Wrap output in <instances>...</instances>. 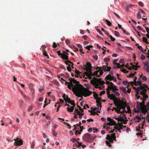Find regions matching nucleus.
<instances>
[{
  "mask_svg": "<svg viewBox=\"0 0 149 149\" xmlns=\"http://www.w3.org/2000/svg\"><path fill=\"white\" fill-rule=\"evenodd\" d=\"M113 100L115 106L117 107L116 108L113 107L112 111H113L114 110L118 113H120L121 109H125L127 106L126 102L124 101L123 100H118L117 98Z\"/></svg>",
  "mask_w": 149,
  "mask_h": 149,
  "instance_id": "2",
  "label": "nucleus"
},
{
  "mask_svg": "<svg viewBox=\"0 0 149 149\" xmlns=\"http://www.w3.org/2000/svg\"><path fill=\"white\" fill-rule=\"evenodd\" d=\"M86 67L90 69H91L92 66L91 64L89 62H87Z\"/></svg>",
  "mask_w": 149,
  "mask_h": 149,
  "instance_id": "22",
  "label": "nucleus"
},
{
  "mask_svg": "<svg viewBox=\"0 0 149 149\" xmlns=\"http://www.w3.org/2000/svg\"><path fill=\"white\" fill-rule=\"evenodd\" d=\"M69 80L70 81V82L65 81V84L66 85L68 84L67 87L68 89L72 90L74 93L79 83V82L72 78L69 79Z\"/></svg>",
  "mask_w": 149,
  "mask_h": 149,
  "instance_id": "3",
  "label": "nucleus"
},
{
  "mask_svg": "<svg viewBox=\"0 0 149 149\" xmlns=\"http://www.w3.org/2000/svg\"><path fill=\"white\" fill-rule=\"evenodd\" d=\"M62 97L64 99V100L65 101V102L67 103V101L68 100V99H69V98H68V95L66 96L65 94H64Z\"/></svg>",
  "mask_w": 149,
  "mask_h": 149,
  "instance_id": "19",
  "label": "nucleus"
},
{
  "mask_svg": "<svg viewBox=\"0 0 149 149\" xmlns=\"http://www.w3.org/2000/svg\"><path fill=\"white\" fill-rule=\"evenodd\" d=\"M97 137V136H94L93 137H91V139L90 141H93L94 139H95Z\"/></svg>",
  "mask_w": 149,
  "mask_h": 149,
  "instance_id": "46",
  "label": "nucleus"
},
{
  "mask_svg": "<svg viewBox=\"0 0 149 149\" xmlns=\"http://www.w3.org/2000/svg\"><path fill=\"white\" fill-rule=\"evenodd\" d=\"M93 132L95 133V131L96 132H98L99 131L98 129L94 127L93 128Z\"/></svg>",
  "mask_w": 149,
  "mask_h": 149,
  "instance_id": "42",
  "label": "nucleus"
},
{
  "mask_svg": "<svg viewBox=\"0 0 149 149\" xmlns=\"http://www.w3.org/2000/svg\"><path fill=\"white\" fill-rule=\"evenodd\" d=\"M77 143L78 144H78H77V147H79L81 146V143H79L78 141H77Z\"/></svg>",
  "mask_w": 149,
  "mask_h": 149,
  "instance_id": "52",
  "label": "nucleus"
},
{
  "mask_svg": "<svg viewBox=\"0 0 149 149\" xmlns=\"http://www.w3.org/2000/svg\"><path fill=\"white\" fill-rule=\"evenodd\" d=\"M113 135H114L115 136V133H113L111 134V136H110L109 134H108L107 136L106 139L109 141L110 143H113V140L112 139L114 137Z\"/></svg>",
  "mask_w": 149,
  "mask_h": 149,
  "instance_id": "12",
  "label": "nucleus"
},
{
  "mask_svg": "<svg viewBox=\"0 0 149 149\" xmlns=\"http://www.w3.org/2000/svg\"><path fill=\"white\" fill-rule=\"evenodd\" d=\"M100 67H96V69H97L98 68H99V70H99V75H100H100H102L103 73V72L102 71V70H101V69H100Z\"/></svg>",
  "mask_w": 149,
  "mask_h": 149,
  "instance_id": "24",
  "label": "nucleus"
},
{
  "mask_svg": "<svg viewBox=\"0 0 149 149\" xmlns=\"http://www.w3.org/2000/svg\"><path fill=\"white\" fill-rule=\"evenodd\" d=\"M123 31L124 33L127 35L129 36L130 35V33L124 30V29Z\"/></svg>",
  "mask_w": 149,
  "mask_h": 149,
  "instance_id": "43",
  "label": "nucleus"
},
{
  "mask_svg": "<svg viewBox=\"0 0 149 149\" xmlns=\"http://www.w3.org/2000/svg\"><path fill=\"white\" fill-rule=\"evenodd\" d=\"M123 83L125 85H127L128 84H129V83L127 81H123Z\"/></svg>",
  "mask_w": 149,
  "mask_h": 149,
  "instance_id": "48",
  "label": "nucleus"
},
{
  "mask_svg": "<svg viewBox=\"0 0 149 149\" xmlns=\"http://www.w3.org/2000/svg\"><path fill=\"white\" fill-rule=\"evenodd\" d=\"M97 31H98L99 33L101 35H103V33H102V32L99 29H97Z\"/></svg>",
  "mask_w": 149,
  "mask_h": 149,
  "instance_id": "50",
  "label": "nucleus"
},
{
  "mask_svg": "<svg viewBox=\"0 0 149 149\" xmlns=\"http://www.w3.org/2000/svg\"><path fill=\"white\" fill-rule=\"evenodd\" d=\"M105 92V91H101L100 93V95L101 96L102 95L104 94Z\"/></svg>",
  "mask_w": 149,
  "mask_h": 149,
  "instance_id": "51",
  "label": "nucleus"
},
{
  "mask_svg": "<svg viewBox=\"0 0 149 149\" xmlns=\"http://www.w3.org/2000/svg\"><path fill=\"white\" fill-rule=\"evenodd\" d=\"M67 69L68 71L69 72H70L71 70V68L70 67V66H68L67 67Z\"/></svg>",
  "mask_w": 149,
  "mask_h": 149,
  "instance_id": "64",
  "label": "nucleus"
},
{
  "mask_svg": "<svg viewBox=\"0 0 149 149\" xmlns=\"http://www.w3.org/2000/svg\"><path fill=\"white\" fill-rule=\"evenodd\" d=\"M120 89L123 91L125 93H127L126 90L125 88L122 87L120 88Z\"/></svg>",
  "mask_w": 149,
  "mask_h": 149,
  "instance_id": "32",
  "label": "nucleus"
},
{
  "mask_svg": "<svg viewBox=\"0 0 149 149\" xmlns=\"http://www.w3.org/2000/svg\"><path fill=\"white\" fill-rule=\"evenodd\" d=\"M52 134L54 136H56L57 133H56L55 130H53L52 131Z\"/></svg>",
  "mask_w": 149,
  "mask_h": 149,
  "instance_id": "53",
  "label": "nucleus"
},
{
  "mask_svg": "<svg viewBox=\"0 0 149 149\" xmlns=\"http://www.w3.org/2000/svg\"><path fill=\"white\" fill-rule=\"evenodd\" d=\"M74 112L75 113H76L77 114H78L79 113H80L79 110L77 109H75Z\"/></svg>",
  "mask_w": 149,
  "mask_h": 149,
  "instance_id": "59",
  "label": "nucleus"
},
{
  "mask_svg": "<svg viewBox=\"0 0 149 149\" xmlns=\"http://www.w3.org/2000/svg\"><path fill=\"white\" fill-rule=\"evenodd\" d=\"M74 94L76 96L81 98H82L83 96L85 97L88 96L92 93L91 91L79 84Z\"/></svg>",
  "mask_w": 149,
  "mask_h": 149,
  "instance_id": "1",
  "label": "nucleus"
},
{
  "mask_svg": "<svg viewBox=\"0 0 149 149\" xmlns=\"http://www.w3.org/2000/svg\"><path fill=\"white\" fill-rule=\"evenodd\" d=\"M147 87V86L146 84H143L141 86H140L139 87L136 88L134 87H133V88L136 90L135 91L136 93V96H137V95H139L140 90L141 89H143V88H146Z\"/></svg>",
  "mask_w": 149,
  "mask_h": 149,
  "instance_id": "6",
  "label": "nucleus"
},
{
  "mask_svg": "<svg viewBox=\"0 0 149 149\" xmlns=\"http://www.w3.org/2000/svg\"><path fill=\"white\" fill-rule=\"evenodd\" d=\"M138 4L140 6H141L142 7H143V3L141 1L139 2L138 3Z\"/></svg>",
  "mask_w": 149,
  "mask_h": 149,
  "instance_id": "61",
  "label": "nucleus"
},
{
  "mask_svg": "<svg viewBox=\"0 0 149 149\" xmlns=\"http://www.w3.org/2000/svg\"><path fill=\"white\" fill-rule=\"evenodd\" d=\"M106 80H108L110 81L113 80L114 82L117 81V79L114 76H111L110 75L108 74L105 78Z\"/></svg>",
  "mask_w": 149,
  "mask_h": 149,
  "instance_id": "11",
  "label": "nucleus"
},
{
  "mask_svg": "<svg viewBox=\"0 0 149 149\" xmlns=\"http://www.w3.org/2000/svg\"><path fill=\"white\" fill-rule=\"evenodd\" d=\"M110 141H106V143L107 145L109 147H110L111 146V145L110 144Z\"/></svg>",
  "mask_w": 149,
  "mask_h": 149,
  "instance_id": "37",
  "label": "nucleus"
},
{
  "mask_svg": "<svg viewBox=\"0 0 149 149\" xmlns=\"http://www.w3.org/2000/svg\"><path fill=\"white\" fill-rule=\"evenodd\" d=\"M113 14L116 16L118 18H120V17L115 12H113Z\"/></svg>",
  "mask_w": 149,
  "mask_h": 149,
  "instance_id": "57",
  "label": "nucleus"
},
{
  "mask_svg": "<svg viewBox=\"0 0 149 149\" xmlns=\"http://www.w3.org/2000/svg\"><path fill=\"white\" fill-rule=\"evenodd\" d=\"M107 24L109 26H111V23L109 20L107 19H106L105 20Z\"/></svg>",
  "mask_w": 149,
  "mask_h": 149,
  "instance_id": "28",
  "label": "nucleus"
},
{
  "mask_svg": "<svg viewBox=\"0 0 149 149\" xmlns=\"http://www.w3.org/2000/svg\"><path fill=\"white\" fill-rule=\"evenodd\" d=\"M93 129L91 127H90L88 130V132L89 133H91L92 132Z\"/></svg>",
  "mask_w": 149,
  "mask_h": 149,
  "instance_id": "60",
  "label": "nucleus"
},
{
  "mask_svg": "<svg viewBox=\"0 0 149 149\" xmlns=\"http://www.w3.org/2000/svg\"><path fill=\"white\" fill-rule=\"evenodd\" d=\"M93 58L94 59H95L96 60H97L98 59V56L96 55H95L94 56H93Z\"/></svg>",
  "mask_w": 149,
  "mask_h": 149,
  "instance_id": "55",
  "label": "nucleus"
},
{
  "mask_svg": "<svg viewBox=\"0 0 149 149\" xmlns=\"http://www.w3.org/2000/svg\"><path fill=\"white\" fill-rule=\"evenodd\" d=\"M120 70L122 72H123L124 73H127L128 72V71L126 70L125 69L123 68L122 69H120Z\"/></svg>",
  "mask_w": 149,
  "mask_h": 149,
  "instance_id": "35",
  "label": "nucleus"
},
{
  "mask_svg": "<svg viewBox=\"0 0 149 149\" xmlns=\"http://www.w3.org/2000/svg\"><path fill=\"white\" fill-rule=\"evenodd\" d=\"M68 99V100L67 101V102L69 104H71L74 107L76 105L74 100L72 101L70 98Z\"/></svg>",
  "mask_w": 149,
  "mask_h": 149,
  "instance_id": "16",
  "label": "nucleus"
},
{
  "mask_svg": "<svg viewBox=\"0 0 149 149\" xmlns=\"http://www.w3.org/2000/svg\"><path fill=\"white\" fill-rule=\"evenodd\" d=\"M143 97L144 100H146V99L148 98V96L147 95H146V93H145L144 95H143Z\"/></svg>",
  "mask_w": 149,
  "mask_h": 149,
  "instance_id": "39",
  "label": "nucleus"
},
{
  "mask_svg": "<svg viewBox=\"0 0 149 149\" xmlns=\"http://www.w3.org/2000/svg\"><path fill=\"white\" fill-rule=\"evenodd\" d=\"M106 83L107 85H109L108 86V88H110V86H112V85H114V84L112 82H110L108 81H106V83Z\"/></svg>",
  "mask_w": 149,
  "mask_h": 149,
  "instance_id": "20",
  "label": "nucleus"
},
{
  "mask_svg": "<svg viewBox=\"0 0 149 149\" xmlns=\"http://www.w3.org/2000/svg\"><path fill=\"white\" fill-rule=\"evenodd\" d=\"M147 39L145 37L143 38V41L148 45L149 44V43L147 41Z\"/></svg>",
  "mask_w": 149,
  "mask_h": 149,
  "instance_id": "29",
  "label": "nucleus"
},
{
  "mask_svg": "<svg viewBox=\"0 0 149 149\" xmlns=\"http://www.w3.org/2000/svg\"><path fill=\"white\" fill-rule=\"evenodd\" d=\"M145 108L147 109H149V102H148L147 103V104L145 105Z\"/></svg>",
  "mask_w": 149,
  "mask_h": 149,
  "instance_id": "36",
  "label": "nucleus"
},
{
  "mask_svg": "<svg viewBox=\"0 0 149 149\" xmlns=\"http://www.w3.org/2000/svg\"><path fill=\"white\" fill-rule=\"evenodd\" d=\"M61 58L64 60H67L68 59V56L65 54H63L61 56Z\"/></svg>",
  "mask_w": 149,
  "mask_h": 149,
  "instance_id": "18",
  "label": "nucleus"
},
{
  "mask_svg": "<svg viewBox=\"0 0 149 149\" xmlns=\"http://www.w3.org/2000/svg\"><path fill=\"white\" fill-rule=\"evenodd\" d=\"M142 84V83L141 82V79L140 78H139L138 79V80L136 82V86L137 85H141Z\"/></svg>",
  "mask_w": 149,
  "mask_h": 149,
  "instance_id": "25",
  "label": "nucleus"
},
{
  "mask_svg": "<svg viewBox=\"0 0 149 149\" xmlns=\"http://www.w3.org/2000/svg\"><path fill=\"white\" fill-rule=\"evenodd\" d=\"M139 10V11L140 12H141L144 15H145L146 14L144 10H142V9H140Z\"/></svg>",
  "mask_w": 149,
  "mask_h": 149,
  "instance_id": "45",
  "label": "nucleus"
},
{
  "mask_svg": "<svg viewBox=\"0 0 149 149\" xmlns=\"http://www.w3.org/2000/svg\"><path fill=\"white\" fill-rule=\"evenodd\" d=\"M110 60V59L108 58H106L104 59V61L105 62H109Z\"/></svg>",
  "mask_w": 149,
  "mask_h": 149,
  "instance_id": "41",
  "label": "nucleus"
},
{
  "mask_svg": "<svg viewBox=\"0 0 149 149\" xmlns=\"http://www.w3.org/2000/svg\"><path fill=\"white\" fill-rule=\"evenodd\" d=\"M116 86L114 84V85H112V86H110V88H109L111 90H112V92L113 93H115V92H116V91L118 90V89L116 88Z\"/></svg>",
  "mask_w": 149,
  "mask_h": 149,
  "instance_id": "15",
  "label": "nucleus"
},
{
  "mask_svg": "<svg viewBox=\"0 0 149 149\" xmlns=\"http://www.w3.org/2000/svg\"><path fill=\"white\" fill-rule=\"evenodd\" d=\"M114 34L117 37H119V34L118 32L116 31H114Z\"/></svg>",
  "mask_w": 149,
  "mask_h": 149,
  "instance_id": "38",
  "label": "nucleus"
},
{
  "mask_svg": "<svg viewBox=\"0 0 149 149\" xmlns=\"http://www.w3.org/2000/svg\"><path fill=\"white\" fill-rule=\"evenodd\" d=\"M78 114L79 116V118H81L82 116L84 115V113H79Z\"/></svg>",
  "mask_w": 149,
  "mask_h": 149,
  "instance_id": "47",
  "label": "nucleus"
},
{
  "mask_svg": "<svg viewBox=\"0 0 149 149\" xmlns=\"http://www.w3.org/2000/svg\"><path fill=\"white\" fill-rule=\"evenodd\" d=\"M118 60L116 59L114 60L113 61V63L114 65H116L117 63L116 62L118 61Z\"/></svg>",
  "mask_w": 149,
  "mask_h": 149,
  "instance_id": "54",
  "label": "nucleus"
},
{
  "mask_svg": "<svg viewBox=\"0 0 149 149\" xmlns=\"http://www.w3.org/2000/svg\"><path fill=\"white\" fill-rule=\"evenodd\" d=\"M145 58H146L145 56H144L143 54H142L141 55V59L142 60H143L145 59Z\"/></svg>",
  "mask_w": 149,
  "mask_h": 149,
  "instance_id": "40",
  "label": "nucleus"
},
{
  "mask_svg": "<svg viewBox=\"0 0 149 149\" xmlns=\"http://www.w3.org/2000/svg\"><path fill=\"white\" fill-rule=\"evenodd\" d=\"M110 122L111 123V125L114 126L116 125V124L115 121L113 120H112Z\"/></svg>",
  "mask_w": 149,
  "mask_h": 149,
  "instance_id": "33",
  "label": "nucleus"
},
{
  "mask_svg": "<svg viewBox=\"0 0 149 149\" xmlns=\"http://www.w3.org/2000/svg\"><path fill=\"white\" fill-rule=\"evenodd\" d=\"M91 83L93 85L98 86L99 84L103 85L105 83L103 81L101 80L100 79H97L95 77H93V79L91 80Z\"/></svg>",
  "mask_w": 149,
  "mask_h": 149,
  "instance_id": "4",
  "label": "nucleus"
},
{
  "mask_svg": "<svg viewBox=\"0 0 149 149\" xmlns=\"http://www.w3.org/2000/svg\"><path fill=\"white\" fill-rule=\"evenodd\" d=\"M109 37L111 39V40L112 41H114L115 40V39L113 38L111 36H109Z\"/></svg>",
  "mask_w": 149,
  "mask_h": 149,
  "instance_id": "49",
  "label": "nucleus"
},
{
  "mask_svg": "<svg viewBox=\"0 0 149 149\" xmlns=\"http://www.w3.org/2000/svg\"><path fill=\"white\" fill-rule=\"evenodd\" d=\"M57 53H58V55L59 56H62V54H63V53H61V52L60 51V50H59V51H58L57 52Z\"/></svg>",
  "mask_w": 149,
  "mask_h": 149,
  "instance_id": "56",
  "label": "nucleus"
},
{
  "mask_svg": "<svg viewBox=\"0 0 149 149\" xmlns=\"http://www.w3.org/2000/svg\"><path fill=\"white\" fill-rule=\"evenodd\" d=\"M14 140L15 141L14 143V144L15 146H20L23 144V141L18 138L14 139Z\"/></svg>",
  "mask_w": 149,
  "mask_h": 149,
  "instance_id": "9",
  "label": "nucleus"
},
{
  "mask_svg": "<svg viewBox=\"0 0 149 149\" xmlns=\"http://www.w3.org/2000/svg\"><path fill=\"white\" fill-rule=\"evenodd\" d=\"M143 64H144V66H149L148 63V62H144V63H143Z\"/></svg>",
  "mask_w": 149,
  "mask_h": 149,
  "instance_id": "62",
  "label": "nucleus"
},
{
  "mask_svg": "<svg viewBox=\"0 0 149 149\" xmlns=\"http://www.w3.org/2000/svg\"><path fill=\"white\" fill-rule=\"evenodd\" d=\"M116 119L117 120L118 122H122L124 120V118L123 117L120 116H119L118 118H116Z\"/></svg>",
  "mask_w": 149,
  "mask_h": 149,
  "instance_id": "17",
  "label": "nucleus"
},
{
  "mask_svg": "<svg viewBox=\"0 0 149 149\" xmlns=\"http://www.w3.org/2000/svg\"><path fill=\"white\" fill-rule=\"evenodd\" d=\"M93 97H94L95 100L97 98L98 95L95 92H93Z\"/></svg>",
  "mask_w": 149,
  "mask_h": 149,
  "instance_id": "26",
  "label": "nucleus"
},
{
  "mask_svg": "<svg viewBox=\"0 0 149 149\" xmlns=\"http://www.w3.org/2000/svg\"><path fill=\"white\" fill-rule=\"evenodd\" d=\"M131 65H132V69H134L135 70H137V67H136V65H137L138 64V63H137L136 64V65H132V63H130Z\"/></svg>",
  "mask_w": 149,
  "mask_h": 149,
  "instance_id": "30",
  "label": "nucleus"
},
{
  "mask_svg": "<svg viewBox=\"0 0 149 149\" xmlns=\"http://www.w3.org/2000/svg\"><path fill=\"white\" fill-rule=\"evenodd\" d=\"M96 103H97V106L98 107H100V109H101V107H102L101 103L100 102H98V101H96Z\"/></svg>",
  "mask_w": 149,
  "mask_h": 149,
  "instance_id": "27",
  "label": "nucleus"
},
{
  "mask_svg": "<svg viewBox=\"0 0 149 149\" xmlns=\"http://www.w3.org/2000/svg\"><path fill=\"white\" fill-rule=\"evenodd\" d=\"M138 110L139 111H141L142 113H143L144 114H145L148 110L146 109L145 108H138Z\"/></svg>",
  "mask_w": 149,
  "mask_h": 149,
  "instance_id": "14",
  "label": "nucleus"
},
{
  "mask_svg": "<svg viewBox=\"0 0 149 149\" xmlns=\"http://www.w3.org/2000/svg\"><path fill=\"white\" fill-rule=\"evenodd\" d=\"M43 55L44 56H48V55H47V54L46 52V51L44 50L43 51Z\"/></svg>",
  "mask_w": 149,
  "mask_h": 149,
  "instance_id": "34",
  "label": "nucleus"
},
{
  "mask_svg": "<svg viewBox=\"0 0 149 149\" xmlns=\"http://www.w3.org/2000/svg\"><path fill=\"white\" fill-rule=\"evenodd\" d=\"M136 15L137 17L139 19H141V16L140 11L138 12Z\"/></svg>",
  "mask_w": 149,
  "mask_h": 149,
  "instance_id": "31",
  "label": "nucleus"
},
{
  "mask_svg": "<svg viewBox=\"0 0 149 149\" xmlns=\"http://www.w3.org/2000/svg\"><path fill=\"white\" fill-rule=\"evenodd\" d=\"M70 141H72L73 143L75 142L76 141V139L74 138L71 139H70Z\"/></svg>",
  "mask_w": 149,
  "mask_h": 149,
  "instance_id": "58",
  "label": "nucleus"
},
{
  "mask_svg": "<svg viewBox=\"0 0 149 149\" xmlns=\"http://www.w3.org/2000/svg\"><path fill=\"white\" fill-rule=\"evenodd\" d=\"M57 47L56 44L54 42H53V47L55 48Z\"/></svg>",
  "mask_w": 149,
  "mask_h": 149,
  "instance_id": "63",
  "label": "nucleus"
},
{
  "mask_svg": "<svg viewBox=\"0 0 149 149\" xmlns=\"http://www.w3.org/2000/svg\"><path fill=\"white\" fill-rule=\"evenodd\" d=\"M74 109V107H72L70 108L68 107L67 108V111H69L70 112H72L73 111Z\"/></svg>",
  "mask_w": 149,
  "mask_h": 149,
  "instance_id": "23",
  "label": "nucleus"
},
{
  "mask_svg": "<svg viewBox=\"0 0 149 149\" xmlns=\"http://www.w3.org/2000/svg\"><path fill=\"white\" fill-rule=\"evenodd\" d=\"M91 109L92 110L94 111H95L97 110V112L100 113V110L101 109H100V108H99V107H97V108H94L93 109H92V108H91Z\"/></svg>",
  "mask_w": 149,
  "mask_h": 149,
  "instance_id": "21",
  "label": "nucleus"
},
{
  "mask_svg": "<svg viewBox=\"0 0 149 149\" xmlns=\"http://www.w3.org/2000/svg\"><path fill=\"white\" fill-rule=\"evenodd\" d=\"M84 67L83 69L88 72L89 74L92 75V76L93 77L95 76L96 77H100V75L98 74L99 70H97L94 73L92 74L91 69H89V68H86V65H84Z\"/></svg>",
  "mask_w": 149,
  "mask_h": 149,
  "instance_id": "5",
  "label": "nucleus"
},
{
  "mask_svg": "<svg viewBox=\"0 0 149 149\" xmlns=\"http://www.w3.org/2000/svg\"><path fill=\"white\" fill-rule=\"evenodd\" d=\"M106 67L105 65H103L101 67H100V69H102L104 72L106 71H110L111 69V67H109L107 66V69H106Z\"/></svg>",
  "mask_w": 149,
  "mask_h": 149,
  "instance_id": "13",
  "label": "nucleus"
},
{
  "mask_svg": "<svg viewBox=\"0 0 149 149\" xmlns=\"http://www.w3.org/2000/svg\"><path fill=\"white\" fill-rule=\"evenodd\" d=\"M146 100H143L142 102L139 103L137 102V108H145V102Z\"/></svg>",
  "mask_w": 149,
  "mask_h": 149,
  "instance_id": "10",
  "label": "nucleus"
},
{
  "mask_svg": "<svg viewBox=\"0 0 149 149\" xmlns=\"http://www.w3.org/2000/svg\"><path fill=\"white\" fill-rule=\"evenodd\" d=\"M110 88H107V96L111 100H114L115 99H117V97L115 96V95L113 94H109L110 93V91H109V89Z\"/></svg>",
  "mask_w": 149,
  "mask_h": 149,
  "instance_id": "8",
  "label": "nucleus"
},
{
  "mask_svg": "<svg viewBox=\"0 0 149 149\" xmlns=\"http://www.w3.org/2000/svg\"><path fill=\"white\" fill-rule=\"evenodd\" d=\"M91 136V135L90 134L86 133L83 136L82 139L83 140L89 142L90 141Z\"/></svg>",
  "mask_w": 149,
  "mask_h": 149,
  "instance_id": "7",
  "label": "nucleus"
},
{
  "mask_svg": "<svg viewBox=\"0 0 149 149\" xmlns=\"http://www.w3.org/2000/svg\"><path fill=\"white\" fill-rule=\"evenodd\" d=\"M137 79V78L136 77H135L134 79V84L136 86V79Z\"/></svg>",
  "mask_w": 149,
  "mask_h": 149,
  "instance_id": "44",
  "label": "nucleus"
}]
</instances>
